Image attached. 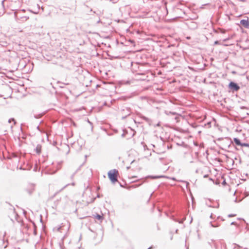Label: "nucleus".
Masks as SVG:
<instances>
[{"label": "nucleus", "instance_id": "f257e3e1", "mask_svg": "<svg viewBox=\"0 0 249 249\" xmlns=\"http://www.w3.org/2000/svg\"><path fill=\"white\" fill-rule=\"evenodd\" d=\"M219 142H220L219 148L225 150L227 148H229L231 144L232 143L231 141L228 137H226L225 138H219Z\"/></svg>", "mask_w": 249, "mask_h": 249}, {"label": "nucleus", "instance_id": "f03ea898", "mask_svg": "<svg viewBox=\"0 0 249 249\" xmlns=\"http://www.w3.org/2000/svg\"><path fill=\"white\" fill-rule=\"evenodd\" d=\"M118 175V171L115 169L112 170L108 173V178L113 183H115L118 181L117 178Z\"/></svg>", "mask_w": 249, "mask_h": 249}, {"label": "nucleus", "instance_id": "7ed1b4c3", "mask_svg": "<svg viewBox=\"0 0 249 249\" xmlns=\"http://www.w3.org/2000/svg\"><path fill=\"white\" fill-rule=\"evenodd\" d=\"M229 89L233 91H237L240 89V86L236 83L231 81L229 84Z\"/></svg>", "mask_w": 249, "mask_h": 249}, {"label": "nucleus", "instance_id": "20e7f679", "mask_svg": "<svg viewBox=\"0 0 249 249\" xmlns=\"http://www.w3.org/2000/svg\"><path fill=\"white\" fill-rule=\"evenodd\" d=\"M240 24L245 28H249V21L248 18L247 19H242L240 21Z\"/></svg>", "mask_w": 249, "mask_h": 249}, {"label": "nucleus", "instance_id": "39448f33", "mask_svg": "<svg viewBox=\"0 0 249 249\" xmlns=\"http://www.w3.org/2000/svg\"><path fill=\"white\" fill-rule=\"evenodd\" d=\"M221 179H223V181L221 183L222 185L225 187L228 190L230 191V188L228 184H227V182H226L225 179L224 178L223 176H222L221 177Z\"/></svg>", "mask_w": 249, "mask_h": 249}, {"label": "nucleus", "instance_id": "423d86ee", "mask_svg": "<svg viewBox=\"0 0 249 249\" xmlns=\"http://www.w3.org/2000/svg\"><path fill=\"white\" fill-rule=\"evenodd\" d=\"M229 39H230L229 37L224 38L223 39H221L220 40H219V44H222L223 45H228L229 44H224L223 43L224 42H226V41H228L229 40Z\"/></svg>", "mask_w": 249, "mask_h": 249}, {"label": "nucleus", "instance_id": "0eeeda50", "mask_svg": "<svg viewBox=\"0 0 249 249\" xmlns=\"http://www.w3.org/2000/svg\"><path fill=\"white\" fill-rule=\"evenodd\" d=\"M233 141L234 142H235V143L237 145H239V146H240L241 144V142H240V140L237 138H234L233 139Z\"/></svg>", "mask_w": 249, "mask_h": 249}, {"label": "nucleus", "instance_id": "6e6552de", "mask_svg": "<svg viewBox=\"0 0 249 249\" xmlns=\"http://www.w3.org/2000/svg\"><path fill=\"white\" fill-rule=\"evenodd\" d=\"M94 216L95 218H96L99 220L102 221L103 219V216L99 215L98 214H96Z\"/></svg>", "mask_w": 249, "mask_h": 249}, {"label": "nucleus", "instance_id": "1a4fd4ad", "mask_svg": "<svg viewBox=\"0 0 249 249\" xmlns=\"http://www.w3.org/2000/svg\"><path fill=\"white\" fill-rule=\"evenodd\" d=\"M36 153H37L38 154H39L41 152V147L37 146L36 148Z\"/></svg>", "mask_w": 249, "mask_h": 249}, {"label": "nucleus", "instance_id": "9d476101", "mask_svg": "<svg viewBox=\"0 0 249 249\" xmlns=\"http://www.w3.org/2000/svg\"><path fill=\"white\" fill-rule=\"evenodd\" d=\"M241 146H245V147H249V143H242L241 142Z\"/></svg>", "mask_w": 249, "mask_h": 249}, {"label": "nucleus", "instance_id": "9b49d317", "mask_svg": "<svg viewBox=\"0 0 249 249\" xmlns=\"http://www.w3.org/2000/svg\"><path fill=\"white\" fill-rule=\"evenodd\" d=\"M236 215V214H230L228 215V217H231L235 216Z\"/></svg>", "mask_w": 249, "mask_h": 249}, {"label": "nucleus", "instance_id": "f8f14e48", "mask_svg": "<svg viewBox=\"0 0 249 249\" xmlns=\"http://www.w3.org/2000/svg\"><path fill=\"white\" fill-rule=\"evenodd\" d=\"M236 223L235 222H232L231 223V225H236Z\"/></svg>", "mask_w": 249, "mask_h": 249}, {"label": "nucleus", "instance_id": "ddd939ff", "mask_svg": "<svg viewBox=\"0 0 249 249\" xmlns=\"http://www.w3.org/2000/svg\"><path fill=\"white\" fill-rule=\"evenodd\" d=\"M219 162H220L222 161V160H221V158L219 157V160H218Z\"/></svg>", "mask_w": 249, "mask_h": 249}, {"label": "nucleus", "instance_id": "4468645a", "mask_svg": "<svg viewBox=\"0 0 249 249\" xmlns=\"http://www.w3.org/2000/svg\"><path fill=\"white\" fill-rule=\"evenodd\" d=\"M11 210H12V211H14V209L13 207H12V206H11Z\"/></svg>", "mask_w": 249, "mask_h": 249}, {"label": "nucleus", "instance_id": "2eb2a0df", "mask_svg": "<svg viewBox=\"0 0 249 249\" xmlns=\"http://www.w3.org/2000/svg\"><path fill=\"white\" fill-rule=\"evenodd\" d=\"M218 30H219V32L220 31H221V29L220 28H218Z\"/></svg>", "mask_w": 249, "mask_h": 249}, {"label": "nucleus", "instance_id": "dca6fc26", "mask_svg": "<svg viewBox=\"0 0 249 249\" xmlns=\"http://www.w3.org/2000/svg\"><path fill=\"white\" fill-rule=\"evenodd\" d=\"M218 181H219V184H220V178H219Z\"/></svg>", "mask_w": 249, "mask_h": 249}]
</instances>
